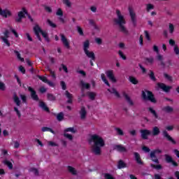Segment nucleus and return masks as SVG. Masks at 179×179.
<instances>
[{"instance_id":"393cba45","label":"nucleus","mask_w":179,"mask_h":179,"mask_svg":"<svg viewBox=\"0 0 179 179\" xmlns=\"http://www.w3.org/2000/svg\"><path fill=\"white\" fill-rule=\"evenodd\" d=\"M39 107L44 110V111L50 112V109L47 107V105L44 103V101H39Z\"/></svg>"},{"instance_id":"9b49d317","label":"nucleus","mask_w":179,"mask_h":179,"mask_svg":"<svg viewBox=\"0 0 179 179\" xmlns=\"http://www.w3.org/2000/svg\"><path fill=\"white\" fill-rule=\"evenodd\" d=\"M106 75L107 78H108L109 80H110L111 82L113 83H115L117 82V79H115V77L114 76V73L113 71L109 70L106 72Z\"/></svg>"},{"instance_id":"e2e57ef3","label":"nucleus","mask_w":179,"mask_h":179,"mask_svg":"<svg viewBox=\"0 0 179 179\" xmlns=\"http://www.w3.org/2000/svg\"><path fill=\"white\" fill-rule=\"evenodd\" d=\"M56 15L57 16H64V13L62 12V9L58 8L57 11L56 12Z\"/></svg>"},{"instance_id":"1a4fd4ad","label":"nucleus","mask_w":179,"mask_h":179,"mask_svg":"<svg viewBox=\"0 0 179 179\" xmlns=\"http://www.w3.org/2000/svg\"><path fill=\"white\" fill-rule=\"evenodd\" d=\"M157 85L159 89H162L166 93H169V92H170V90L172 89L171 86H167L163 83H159Z\"/></svg>"},{"instance_id":"79ce46f5","label":"nucleus","mask_w":179,"mask_h":179,"mask_svg":"<svg viewBox=\"0 0 179 179\" xmlns=\"http://www.w3.org/2000/svg\"><path fill=\"white\" fill-rule=\"evenodd\" d=\"M152 9H155V6L152 3H148L146 4V10L147 12H150Z\"/></svg>"},{"instance_id":"13d9d810","label":"nucleus","mask_w":179,"mask_h":179,"mask_svg":"<svg viewBox=\"0 0 179 179\" xmlns=\"http://www.w3.org/2000/svg\"><path fill=\"white\" fill-rule=\"evenodd\" d=\"M95 42L99 45H101V44H103V40L100 38H95Z\"/></svg>"},{"instance_id":"a18cd8bd","label":"nucleus","mask_w":179,"mask_h":179,"mask_svg":"<svg viewBox=\"0 0 179 179\" xmlns=\"http://www.w3.org/2000/svg\"><path fill=\"white\" fill-rule=\"evenodd\" d=\"M115 131H116L117 135H120V136H123L124 131H122V129H121L118 127H116V128H115Z\"/></svg>"},{"instance_id":"9d476101","label":"nucleus","mask_w":179,"mask_h":179,"mask_svg":"<svg viewBox=\"0 0 179 179\" xmlns=\"http://www.w3.org/2000/svg\"><path fill=\"white\" fill-rule=\"evenodd\" d=\"M122 96L124 98L127 103L129 104V106L132 107L134 103V101H132V99H131V96H129V95H128V94H127V92H122Z\"/></svg>"},{"instance_id":"bb28decb","label":"nucleus","mask_w":179,"mask_h":179,"mask_svg":"<svg viewBox=\"0 0 179 179\" xmlns=\"http://www.w3.org/2000/svg\"><path fill=\"white\" fill-rule=\"evenodd\" d=\"M65 96L69 99L67 103H69V104H72V99H73V95H72V94H70L68 91H66Z\"/></svg>"},{"instance_id":"4d7b16f0","label":"nucleus","mask_w":179,"mask_h":179,"mask_svg":"<svg viewBox=\"0 0 179 179\" xmlns=\"http://www.w3.org/2000/svg\"><path fill=\"white\" fill-rule=\"evenodd\" d=\"M169 33H171V34L174 33V25L171 23L169 24Z\"/></svg>"},{"instance_id":"4be33fe9","label":"nucleus","mask_w":179,"mask_h":179,"mask_svg":"<svg viewBox=\"0 0 179 179\" xmlns=\"http://www.w3.org/2000/svg\"><path fill=\"white\" fill-rule=\"evenodd\" d=\"M162 111H164V113H167L168 114H170L174 111V108L170 106H165L162 108Z\"/></svg>"},{"instance_id":"412c9836","label":"nucleus","mask_w":179,"mask_h":179,"mask_svg":"<svg viewBox=\"0 0 179 179\" xmlns=\"http://www.w3.org/2000/svg\"><path fill=\"white\" fill-rule=\"evenodd\" d=\"M126 167L127 164H125V162L122 159L118 161L117 169H119V170H121V169H125Z\"/></svg>"},{"instance_id":"7c9ffc66","label":"nucleus","mask_w":179,"mask_h":179,"mask_svg":"<svg viewBox=\"0 0 179 179\" xmlns=\"http://www.w3.org/2000/svg\"><path fill=\"white\" fill-rule=\"evenodd\" d=\"M13 99L14 103H15L16 106H17L18 107L20 106V99H19V96H17V95H16V94H15L13 95Z\"/></svg>"},{"instance_id":"39448f33","label":"nucleus","mask_w":179,"mask_h":179,"mask_svg":"<svg viewBox=\"0 0 179 179\" xmlns=\"http://www.w3.org/2000/svg\"><path fill=\"white\" fill-rule=\"evenodd\" d=\"M28 91L30 92V96L34 101H40V98L38 97V95L37 94V92L33 87H28Z\"/></svg>"},{"instance_id":"864d4df0","label":"nucleus","mask_w":179,"mask_h":179,"mask_svg":"<svg viewBox=\"0 0 179 179\" xmlns=\"http://www.w3.org/2000/svg\"><path fill=\"white\" fill-rule=\"evenodd\" d=\"M145 61L148 62V64H153L155 59L153 57H146Z\"/></svg>"},{"instance_id":"052dcab7","label":"nucleus","mask_w":179,"mask_h":179,"mask_svg":"<svg viewBox=\"0 0 179 179\" xmlns=\"http://www.w3.org/2000/svg\"><path fill=\"white\" fill-rule=\"evenodd\" d=\"M104 178L106 179H115L114 178V177H113V176L110 173H105L104 174Z\"/></svg>"},{"instance_id":"aec40b11","label":"nucleus","mask_w":179,"mask_h":179,"mask_svg":"<svg viewBox=\"0 0 179 179\" xmlns=\"http://www.w3.org/2000/svg\"><path fill=\"white\" fill-rule=\"evenodd\" d=\"M108 92H109V93H111L112 94H114L116 97H117V99H120V97H121V95L119 92H117V90H115V88L108 89Z\"/></svg>"},{"instance_id":"f704fd0d","label":"nucleus","mask_w":179,"mask_h":179,"mask_svg":"<svg viewBox=\"0 0 179 179\" xmlns=\"http://www.w3.org/2000/svg\"><path fill=\"white\" fill-rule=\"evenodd\" d=\"M42 131L43 132L49 131V132H51L52 134H53V135H55V131H54V130H52V129H51L50 127H43Z\"/></svg>"},{"instance_id":"ea45409f","label":"nucleus","mask_w":179,"mask_h":179,"mask_svg":"<svg viewBox=\"0 0 179 179\" xmlns=\"http://www.w3.org/2000/svg\"><path fill=\"white\" fill-rule=\"evenodd\" d=\"M64 5H66L67 8H72V2L70 0H63Z\"/></svg>"},{"instance_id":"5fc2aeb1","label":"nucleus","mask_w":179,"mask_h":179,"mask_svg":"<svg viewBox=\"0 0 179 179\" xmlns=\"http://www.w3.org/2000/svg\"><path fill=\"white\" fill-rule=\"evenodd\" d=\"M76 28L78 33H79L80 36H84L83 29H82V28L79 26H77Z\"/></svg>"},{"instance_id":"58836bf2","label":"nucleus","mask_w":179,"mask_h":179,"mask_svg":"<svg viewBox=\"0 0 179 179\" xmlns=\"http://www.w3.org/2000/svg\"><path fill=\"white\" fill-rule=\"evenodd\" d=\"M66 132H71V134H76V130H75V128L73 127H69L64 129V133L66 134Z\"/></svg>"},{"instance_id":"a19ab883","label":"nucleus","mask_w":179,"mask_h":179,"mask_svg":"<svg viewBox=\"0 0 179 179\" xmlns=\"http://www.w3.org/2000/svg\"><path fill=\"white\" fill-rule=\"evenodd\" d=\"M80 83L82 85V87H84L85 89H90V84L85 83L83 82V80H81Z\"/></svg>"},{"instance_id":"6e6552de","label":"nucleus","mask_w":179,"mask_h":179,"mask_svg":"<svg viewBox=\"0 0 179 179\" xmlns=\"http://www.w3.org/2000/svg\"><path fill=\"white\" fill-rule=\"evenodd\" d=\"M140 134H141L142 139L146 140L149 138L148 137L149 135H152V131L148 129H141Z\"/></svg>"},{"instance_id":"338daca9","label":"nucleus","mask_w":179,"mask_h":179,"mask_svg":"<svg viewBox=\"0 0 179 179\" xmlns=\"http://www.w3.org/2000/svg\"><path fill=\"white\" fill-rule=\"evenodd\" d=\"M173 51H174V52H175V54L176 55H179V48H178V46L175 45V47L173 48Z\"/></svg>"},{"instance_id":"c756f323","label":"nucleus","mask_w":179,"mask_h":179,"mask_svg":"<svg viewBox=\"0 0 179 179\" xmlns=\"http://www.w3.org/2000/svg\"><path fill=\"white\" fill-rule=\"evenodd\" d=\"M47 99L50 101H55V100H57V96H55L54 94H51V93H48L47 94Z\"/></svg>"},{"instance_id":"ddd939ff","label":"nucleus","mask_w":179,"mask_h":179,"mask_svg":"<svg viewBox=\"0 0 179 179\" xmlns=\"http://www.w3.org/2000/svg\"><path fill=\"white\" fill-rule=\"evenodd\" d=\"M163 136L164 138H166V139H168V141L169 142H171V143H173V145L177 144V142L174 139H173V138L170 135H169V133H167V131L164 130L163 131Z\"/></svg>"},{"instance_id":"4468645a","label":"nucleus","mask_w":179,"mask_h":179,"mask_svg":"<svg viewBox=\"0 0 179 179\" xmlns=\"http://www.w3.org/2000/svg\"><path fill=\"white\" fill-rule=\"evenodd\" d=\"M113 150H117V152L122 153V152H127V148L122 145H113Z\"/></svg>"},{"instance_id":"37998d69","label":"nucleus","mask_w":179,"mask_h":179,"mask_svg":"<svg viewBox=\"0 0 179 179\" xmlns=\"http://www.w3.org/2000/svg\"><path fill=\"white\" fill-rule=\"evenodd\" d=\"M149 76L151 80H153V82H156V77H155V73L152 70L150 71Z\"/></svg>"},{"instance_id":"c85d7f7f","label":"nucleus","mask_w":179,"mask_h":179,"mask_svg":"<svg viewBox=\"0 0 179 179\" xmlns=\"http://www.w3.org/2000/svg\"><path fill=\"white\" fill-rule=\"evenodd\" d=\"M148 111L154 116V117L156 120L159 118V115H157V113L156 112V110H154L153 108L152 107L148 108Z\"/></svg>"},{"instance_id":"cd10ccee","label":"nucleus","mask_w":179,"mask_h":179,"mask_svg":"<svg viewBox=\"0 0 179 179\" xmlns=\"http://www.w3.org/2000/svg\"><path fill=\"white\" fill-rule=\"evenodd\" d=\"M90 48V42L89 41V40H87V41H84L83 42V50H84V52L89 50Z\"/></svg>"},{"instance_id":"bf43d9fd","label":"nucleus","mask_w":179,"mask_h":179,"mask_svg":"<svg viewBox=\"0 0 179 179\" xmlns=\"http://www.w3.org/2000/svg\"><path fill=\"white\" fill-rule=\"evenodd\" d=\"M151 167H152V169H156L157 170L162 169V165H160V164L155 165L153 164H151Z\"/></svg>"},{"instance_id":"774afa93","label":"nucleus","mask_w":179,"mask_h":179,"mask_svg":"<svg viewBox=\"0 0 179 179\" xmlns=\"http://www.w3.org/2000/svg\"><path fill=\"white\" fill-rule=\"evenodd\" d=\"M162 150L156 149L152 151L151 153H154V155H159L160 153H162Z\"/></svg>"},{"instance_id":"f8f14e48","label":"nucleus","mask_w":179,"mask_h":179,"mask_svg":"<svg viewBox=\"0 0 179 179\" xmlns=\"http://www.w3.org/2000/svg\"><path fill=\"white\" fill-rule=\"evenodd\" d=\"M60 36H61V41L64 46L68 50H69V48H71V46L69 45V41H68L66 37H65V35H64V34H61Z\"/></svg>"},{"instance_id":"7ed1b4c3","label":"nucleus","mask_w":179,"mask_h":179,"mask_svg":"<svg viewBox=\"0 0 179 179\" xmlns=\"http://www.w3.org/2000/svg\"><path fill=\"white\" fill-rule=\"evenodd\" d=\"M34 31L35 35L36 36L37 38L39 41H41V37L40 36V33L42 34L43 37L45 38V41L50 43V38H48V34L46 32L43 31L41 28L38 25H36L34 27Z\"/></svg>"},{"instance_id":"2f4dec72","label":"nucleus","mask_w":179,"mask_h":179,"mask_svg":"<svg viewBox=\"0 0 179 179\" xmlns=\"http://www.w3.org/2000/svg\"><path fill=\"white\" fill-rule=\"evenodd\" d=\"M3 164H5V166H8V169H13V164L10 161H8V159H5L4 161H3Z\"/></svg>"},{"instance_id":"69168bd1","label":"nucleus","mask_w":179,"mask_h":179,"mask_svg":"<svg viewBox=\"0 0 179 179\" xmlns=\"http://www.w3.org/2000/svg\"><path fill=\"white\" fill-rule=\"evenodd\" d=\"M6 89V87L5 86V83L3 82L0 81V90H5Z\"/></svg>"},{"instance_id":"49530a36","label":"nucleus","mask_w":179,"mask_h":179,"mask_svg":"<svg viewBox=\"0 0 179 179\" xmlns=\"http://www.w3.org/2000/svg\"><path fill=\"white\" fill-rule=\"evenodd\" d=\"M164 78H165V79H167V80H169V82H173V76H169L166 73H164Z\"/></svg>"},{"instance_id":"8fccbe9b","label":"nucleus","mask_w":179,"mask_h":179,"mask_svg":"<svg viewBox=\"0 0 179 179\" xmlns=\"http://www.w3.org/2000/svg\"><path fill=\"white\" fill-rule=\"evenodd\" d=\"M20 97L21 100L22 101V103H27V96L24 94H20Z\"/></svg>"},{"instance_id":"09e8293b","label":"nucleus","mask_w":179,"mask_h":179,"mask_svg":"<svg viewBox=\"0 0 179 179\" xmlns=\"http://www.w3.org/2000/svg\"><path fill=\"white\" fill-rule=\"evenodd\" d=\"M29 171H31L32 173H34V176L39 175L38 170L36 168H31Z\"/></svg>"},{"instance_id":"6ab92c4d","label":"nucleus","mask_w":179,"mask_h":179,"mask_svg":"<svg viewBox=\"0 0 179 179\" xmlns=\"http://www.w3.org/2000/svg\"><path fill=\"white\" fill-rule=\"evenodd\" d=\"M151 135L152 136H158V135H160V129L156 126L152 127Z\"/></svg>"},{"instance_id":"0eeeda50","label":"nucleus","mask_w":179,"mask_h":179,"mask_svg":"<svg viewBox=\"0 0 179 179\" xmlns=\"http://www.w3.org/2000/svg\"><path fill=\"white\" fill-rule=\"evenodd\" d=\"M27 15V11H26L24 8V11H20L18 12L17 17L15 18V22L17 23H21L22 19H24V17H26V15Z\"/></svg>"},{"instance_id":"5701e85b","label":"nucleus","mask_w":179,"mask_h":179,"mask_svg":"<svg viewBox=\"0 0 179 179\" xmlns=\"http://www.w3.org/2000/svg\"><path fill=\"white\" fill-rule=\"evenodd\" d=\"M150 157L152 162H154V163L159 164V159H157V157L156 156V155L155 153L150 152Z\"/></svg>"},{"instance_id":"72a5a7b5","label":"nucleus","mask_w":179,"mask_h":179,"mask_svg":"<svg viewBox=\"0 0 179 179\" xmlns=\"http://www.w3.org/2000/svg\"><path fill=\"white\" fill-rule=\"evenodd\" d=\"M14 53L15 54L17 59H19L20 61H21V62H24V58L20 56V54L19 53V51L17 50H14Z\"/></svg>"},{"instance_id":"e433bc0d","label":"nucleus","mask_w":179,"mask_h":179,"mask_svg":"<svg viewBox=\"0 0 179 179\" xmlns=\"http://www.w3.org/2000/svg\"><path fill=\"white\" fill-rule=\"evenodd\" d=\"M101 78L103 80V82L106 84L107 86H108V87H110V83H108V80H107V78H106V75H104V73H102L101 75Z\"/></svg>"},{"instance_id":"0e129e2a","label":"nucleus","mask_w":179,"mask_h":179,"mask_svg":"<svg viewBox=\"0 0 179 179\" xmlns=\"http://www.w3.org/2000/svg\"><path fill=\"white\" fill-rule=\"evenodd\" d=\"M142 150L145 152V153H149V152H150V148H149V147L143 146Z\"/></svg>"},{"instance_id":"20e7f679","label":"nucleus","mask_w":179,"mask_h":179,"mask_svg":"<svg viewBox=\"0 0 179 179\" xmlns=\"http://www.w3.org/2000/svg\"><path fill=\"white\" fill-rule=\"evenodd\" d=\"M142 98L143 100L151 101V103H157L155 95L150 91H142Z\"/></svg>"},{"instance_id":"473e14b6","label":"nucleus","mask_w":179,"mask_h":179,"mask_svg":"<svg viewBox=\"0 0 179 179\" xmlns=\"http://www.w3.org/2000/svg\"><path fill=\"white\" fill-rule=\"evenodd\" d=\"M129 80L132 83L133 85H138V81L136 80V78L134 76H129Z\"/></svg>"},{"instance_id":"de8ad7c7","label":"nucleus","mask_w":179,"mask_h":179,"mask_svg":"<svg viewBox=\"0 0 179 179\" xmlns=\"http://www.w3.org/2000/svg\"><path fill=\"white\" fill-rule=\"evenodd\" d=\"M1 40L6 44L8 47H10V43H9V41H8V38H5L3 36L1 37Z\"/></svg>"},{"instance_id":"a211bd4d","label":"nucleus","mask_w":179,"mask_h":179,"mask_svg":"<svg viewBox=\"0 0 179 179\" xmlns=\"http://www.w3.org/2000/svg\"><path fill=\"white\" fill-rule=\"evenodd\" d=\"M84 52H85V55H87V57L88 58H90L92 61L96 60V55H94V52H90L89 50H85Z\"/></svg>"},{"instance_id":"3c124183","label":"nucleus","mask_w":179,"mask_h":179,"mask_svg":"<svg viewBox=\"0 0 179 179\" xmlns=\"http://www.w3.org/2000/svg\"><path fill=\"white\" fill-rule=\"evenodd\" d=\"M64 136L65 138H67V139H69V141H72L73 139V136H72L71 134L67 133H64Z\"/></svg>"},{"instance_id":"2eb2a0df","label":"nucleus","mask_w":179,"mask_h":179,"mask_svg":"<svg viewBox=\"0 0 179 179\" xmlns=\"http://www.w3.org/2000/svg\"><path fill=\"white\" fill-rule=\"evenodd\" d=\"M134 159L137 163V164H139L140 166H143V162H142V159H141V155L138 152H134Z\"/></svg>"},{"instance_id":"6e6d98bb","label":"nucleus","mask_w":179,"mask_h":179,"mask_svg":"<svg viewBox=\"0 0 179 179\" xmlns=\"http://www.w3.org/2000/svg\"><path fill=\"white\" fill-rule=\"evenodd\" d=\"M47 23L49 24V26H50V27H53L54 29L55 27H57V24H55L54 22H52V21H50V20H47Z\"/></svg>"},{"instance_id":"680f3d73","label":"nucleus","mask_w":179,"mask_h":179,"mask_svg":"<svg viewBox=\"0 0 179 179\" xmlns=\"http://www.w3.org/2000/svg\"><path fill=\"white\" fill-rule=\"evenodd\" d=\"M118 54H119L120 58L123 59L124 61H125L127 59V57L124 55V53L122 52V51L119 50Z\"/></svg>"},{"instance_id":"f257e3e1","label":"nucleus","mask_w":179,"mask_h":179,"mask_svg":"<svg viewBox=\"0 0 179 179\" xmlns=\"http://www.w3.org/2000/svg\"><path fill=\"white\" fill-rule=\"evenodd\" d=\"M88 142L91 145V153L95 156H100L101 148L106 145L103 138L97 134H94L90 136Z\"/></svg>"},{"instance_id":"603ef678","label":"nucleus","mask_w":179,"mask_h":179,"mask_svg":"<svg viewBox=\"0 0 179 179\" xmlns=\"http://www.w3.org/2000/svg\"><path fill=\"white\" fill-rule=\"evenodd\" d=\"M38 78L40 79V80L44 82V83H47V82H48V79H47L45 76H38Z\"/></svg>"},{"instance_id":"423d86ee","label":"nucleus","mask_w":179,"mask_h":179,"mask_svg":"<svg viewBox=\"0 0 179 179\" xmlns=\"http://www.w3.org/2000/svg\"><path fill=\"white\" fill-rule=\"evenodd\" d=\"M129 15L134 27H136V14L131 8H129Z\"/></svg>"},{"instance_id":"f3484780","label":"nucleus","mask_w":179,"mask_h":179,"mask_svg":"<svg viewBox=\"0 0 179 179\" xmlns=\"http://www.w3.org/2000/svg\"><path fill=\"white\" fill-rule=\"evenodd\" d=\"M87 115V112L86 111V108H85V106H82L80 110V119L85 120L86 118Z\"/></svg>"},{"instance_id":"f03ea898","label":"nucleus","mask_w":179,"mask_h":179,"mask_svg":"<svg viewBox=\"0 0 179 179\" xmlns=\"http://www.w3.org/2000/svg\"><path fill=\"white\" fill-rule=\"evenodd\" d=\"M116 15L117 16V18L113 19V22L115 24L119 27V31L125 34V36L129 35V31L125 27V24L127 22L125 21V18H124V15L121 14V11L120 10H116Z\"/></svg>"},{"instance_id":"b1692460","label":"nucleus","mask_w":179,"mask_h":179,"mask_svg":"<svg viewBox=\"0 0 179 179\" xmlns=\"http://www.w3.org/2000/svg\"><path fill=\"white\" fill-rule=\"evenodd\" d=\"M39 107L44 110V111L50 112V109L47 107V105L44 103V101H39Z\"/></svg>"},{"instance_id":"c9c22d12","label":"nucleus","mask_w":179,"mask_h":179,"mask_svg":"<svg viewBox=\"0 0 179 179\" xmlns=\"http://www.w3.org/2000/svg\"><path fill=\"white\" fill-rule=\"evenodd\" d=\"M64 115L62 112L59 113L57 115H56V118L57 120V121H62L64 120Z\"/></svg>"},{"instance_id":"4c0bfd02","label":"nucleus","mask_w":179,"mask_h":179,"mask_svg":"<svg viewBox=\"0 0 179 179\" xmlns=\"http://www.w3.org/2000/svg\"><path fill=\"white\" fill-rule=\"evenodd\" d=\"M87 96L90 97V100H94L96 99V93L94 92H87Z\"/></svg>"},{"instance_id":"a878e982","label":"nucleus","mask_w":179,"mask_h":179,"mask_svg":"<svg viewBox=\"0 0 179 179\" xmlns=\"http://www.w3.org/2000/svg\"><path fill=\"white\" fill-rule=\"evenodd\" d=\"M68 171L69 173H71L73 176H77L78 175V171L76 169L71 166H67Z\"/></svg>"},{"instance_id":"c03bdc74","label":"nucleus","mask_w":179,"mask_h":179,"mask_svg":"<svg viewBox=\"0 0 179 179\" xmlns=\"http://www.w3.org/2000/svg\"><path fill=\"white\" fill-rule=\"evenodd\" d=\"M165 160L166 163H171L173 162V157L169 155H165Z\"/></svg>"},{"instance_id":"dca6fc26","label":"nucleus","mask_w":179,"mask_h":179,"mask_svg":"<svg viewBox=\"0 0 179 179\" xmlns=\"http://www.w3.org/2000/svg\"><path fill=\"white\" fill-rule=\"evenodd\" d=\"M157 61H159L160 64L159 65H161V66L163 68V69H164V68H166V63H164V62L163 61L164 58H163V55L158 54L156 57Z\"/></svg>"}]
</instances>
